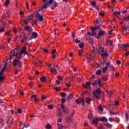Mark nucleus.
Wrapping results in <instances>:
<instances>
[{
    "label": "nucleus",
    "instance_id": "nucleus-62",
    "mask_svg": "<svg viewBox=\"0 0 129 129\" xmlns=\"http://www.w3.org/2000/svg\"><path fill=\"white\" fill-rule=\"evenodd\" d=\"M26 6L27 10H30V8L29 7V3L28 2H26Z\"/></svg>",
    "mask_w": 129,
    "mask_h": 129
},
{
    "label": "nucleus",
    "instance_id": "nucleus-29",
    "mask_svg": "<svg viewBox=\"0 0 129 129\" xmlns=\"http://www.w3.org/2000/svg\"><path fill=\"white\" fill-rule=\"evenodd\" d=\"M57 127H58V129H63V128H64V126H63V125H62V124L57 123Z\"/></svg>",
    "mask_w": 129,
    "mask_h": 129
},
{
    "label": "nucleus",
    "instance_id": "nucleus-2",
    "mask_svg": "<svg viewBox=\"0 0 129 129\" xmlns=\"http://www.w3.org/2000/svg\"><path fill=\"white\" fill-rule=\"evenodd\" d=\"M60 108L62 109L63 112L65 113V114H69L70 110H69L68 107L65 106V105H61V107H60Z\"/></svg>",
    "mask_w": 129,
    "mask_h": 129
},
{
    "label": "nucleus",
    "instance_id": "nucleus-39",
    "mask_svg": "<svg viewBox=\"0 0 129 129\" xmlns=\"http://www.w3.org/2000/svg\"><path fill=\"white\" fill-rule=\"evenodd\" d=\"M109 97H110L111 96V95H112V92L111 91H106Z\"/></svg>",
    "mask_w": 129,
    "mask_h": 129
},
{
    "label": "nucleus",
    "instance_id": "nucleus-59",
    "mask_svg": "<svg viewBox=\"0 0 129 129\" xmlns=\"http://www.w3.org/2000/svg\"><path fill=\"white\" fill-rule=\"evenodd\" d=\"M5 77L0 76V81H3V80H5Z\"/></svg>",
    "mask_w": 129,
    "mask_h": 129
},
{
    "label": "nucleus",
    "instance_id": "nucleus-57",
    "mask_svg": "<svg viewBox=\"0 0 129 129\" xmlns=\"http://www.w3.org/2000/svg\"><path fill=\"white\" fill-rule=\"evenodd\" d=\"M102 79L104 81H107V80H108V78L103 77Z\"/></svg>",
    "mask_w": 129,
    "mask_h": 129
},
{
    "label": "nucleus",
    "instance_id": "nucleus-61",
    "mask_svg": "<svg viewBox=\"0 0 129 129\" xmlns=\"http://www.w3.org/2000/svg\"><path fill=\"white\" fill-rule=\"evenodd\" d=\"M43 52L44 53H48L49 52V50L47 48L43 49Z\"/></svg>",
    "mask_w": 129,
    "mask_h": 129
},
{
    "label": "nucleus",
    "instance_id": "nucleus-47",
    "mask_svg": "<svg viewBox=\"0 0 129 129\" xmlns=\"http://www.w3.org/2000/svg\"><path fill=\"white\" fill-rule=\"evenodd\" d=\"M25 25H28V24H29V22L30 21H29V20H27V19H25L24 21H23Z\"/></svg>",
    "mask_w": 129,
    "mask_h": 129
},
{
    "label": "nucleus",
    "instance_id": "nucleus-28",
    "mask_svg": "<svg viewBox=\"0 0 129 129\" xmlns=\"http://www.w3.org/2000/svg\"><path fill=\"white\" fill-rule=\"evenodd\" d=\"M5 64L4 65V67L3 68L2 70L1 71H5L6 70V69L7 68V65H8V61L5 62Z\"/></svg>",
    "mask_w": 129,
    "mask_h": 129
},
{
    "label": "nucleus",
    "instance_id": "nucleus-35",
    "mask_svg": "<svg viewBox=\"0 0 129 129\" xmlns=\"http://www.w3.org/2000/svg\"><path fill=\"white\" fill-rule=\"evenodd\" d=\"M114 14L116 17H117V16H119L120 15V12L118 11H116L114 12Z\"/></svg>",
    "mask_w": 129,
    "mask_h": 129
},
{
    "label": "nucleus",
    "instance_id": "nucleus-49",
    "mask_svg": "<svg viewBox=\"0 0 129 129\" xmlns=\"http://www.w3.org/2000/svg\"><path fill=\"white\" fill-rule=\"evenodd\" d=\"M81 102L82 103L83 106H84L85 105L84 103L85 102V101L84 100V98H83L81 99Z\"/></svg>",
    "mask_w": 129,
    "mask_h": 129
},
{
    "label": "nucleus",
    "instance_id": "nucleus-44",
    "mask_svg": "<svg viewBox=\"0 0 129 129\" xmlns=\"http://www.w3.org/2000/svg\"><path fill=\"white\" fill-rule=\"evenodd\" d=\"M42 63V61L38 60L35 62V64H36V65H37V64H40L39 65L40 67H42V66H41Z\"/></svg>",
    "mask_w": 129,
    "mask_h": 129
},
{
    "label": "nucleus",
    "instance_id": "nucleus-15",
    "mask_svg": "<svg viewBox=\"0 0 129 129\" xmlns=\"http://www.w3.org/2000/svg\"><path fill=\"white\" fill-rule=\"evenodd\" d=\"M58 113L56 114L57 116L62 117L63 116V114L62 113V112H61V109L59 108H58Z\"/></svg>",
    "mask_w": 129,
    "mask_h": 129
},
{
    "label": "nucleus",
    "instance_id": "nucleus-51",
    "mask_svg": "<svg viewBox=\"0 0 129 129\" xmlns=\"http://www.w3.org/2000/svg\"><path fill=\"white\" fill-rule=\"evenodd\" d=\"M54 89L56 91H60V90H61V88L60 87L54 88Z\"/></svg>",
    "mask_w": 129,
    "mask_h": 129
},
{
    "label": "nucleus",
    "instance_id": "nucleus-52",
    "mask_svg": "<svg viewBox=\"0 0 129 129\" xmlns=\"http://www.w3.org/2000/svg\"><path fill=\"white\" fill-rule=\"evenodd\" d=\"M53 2H54V0H49L47 5L49 6V5H52L53 4Z\"/></svg>",
    "mask_w": 129,
    "mask_h": 129
},
{
    "label": "nucleus",
    "instance_id": "nucleus-30",
    "mask_svg": "<svg viewBox=\"0 0 129 129\" xmlns=\"http://www.w3.org/2000/svg\"><path fill=\"white\" fill-rule=\"evenodd\" d=\"M66 101V99L65 98L61 99L62 103L60 104V107H61L62 105H64V104L65 103Z\"/></svg>",
    "mask_w": 129,
    "mask_h": 129
},
{
    "label": "nucleus",
    "instance_id": "nucleus-55",
    "mask_svg": "<svg viewBox=\"0 0 129 129\" xmlns=\"http://www.w3.org/2000/svg\"><path fill=\"white\" fill-rule=\"evenodd\" d=\"M125 51H126V53H125V56L126 57H127V56L129 55V51L126 50V49H125Z\"/></svg>",
    "mask_w": 129,
    "mask_h": 129
},
{
    "label": "nucleus",
    "instance_id": "nucleus-33",
    "mask_svg": "<svg viewBox=\"0 0 129 129\" xmlns=\"http://www.w3.org/2000/svg\"><path fill=\"white\" fill-rule=\"evenodd\" d=\"M48 6H49L47 4H45L43 6V7L41 8V10H44V9H47V7H48Z\"/></svg>",
    "mask_w": 129,
    "mask_h": 129
},
{
    "label": "nucleus",
    "instance_id": "nucleus-40",
    "mask_svg": "<svg viewBox=\"0 0 129 129\" xmlns=\"http://www.w3.org/2000/svg\"><path fill=\"white\" fill-rule=\"evenodd\" d=\"M66 95H67L66 93L62 92L60 94V96L61 97H66Z\"/></svg>",
    "mask_w": 129,
    "mask_h": 129
},
{
    "label": "nucleus",
    "instance_id": "nucleus-63",
    "mask_svg": "<svg viewBox=\"0 0 129 129\" xmlns=\"http://www.w3.org/2000/svg\"><path fill=\"white\" fill-rule=\"evenodd\" d=\"M29 126H30V124H27L23 127V128H28V127H29Z\"/></svg>",
    "mask_w": 129,
    "mask_h": 129
},
{
    "label": "nucleus",
    "instance_id": "nucleus-56",
    "mask_svg": "<svg viewBox=\"0 0 129 129\" xmlns=\"http://www.w3.org/2000/svg\"><path fill=\"white\" fill-rule=\"evenodd\" d=\"M82 53H83V49L79 50V55H82Z\"/></svg>",
    "mask_w": 129,
    "mask_h": 129
},
{
    "label": "nucleus",
    "instance_id": "nucleus-11",
    "mask_svg": "<svg viewBox=\"0 0 129 129\" xmlns=\"http://www.w3.org/2000/svg\"><path fill=\"white\" fill-rule=\"evenodd\" d=\"M73 117L70 115L69 116H68L66 117V120L67 121H68V122H71V121H72V120H73Z\"/></svg>",
    "mask_w": 129,
    "mask_h": 129
},
{
    "label": "nucleus",
    "instance_id": "nucleus-25",
    "mask_svg": "<svg viewBox=\"0 0 129 129\" xmlns=\"http://www.w3.org/2000/svg\"><path fill=\"white\" fill-rule=\"evenodd\" d=\"M47 108L50 110L54 109V105H53V104L48 105L47 106Z\"/></svg>",
    "mask_w": 129,
    "mask_h": 129
},
{
    "label": "nucleus",
    "instance_id": "nucleus-13",
    "mask_svg": "<svg viewBox=\"0 0 129 129\" xmlns=\"http://www.w3.org/2000/svg\"><path fill=\"white\" fill-rule=\"evenodd\" d=\"M91 85V83H90V81L87 82L85 84L83 85V87L84 88H87L88 87H89Z\"/></svg>",
    "mask_w": 129,
    "mask_h": 129
},
{
    "label": "nucleus",
    "instance_id": "nucleus-5",
    "mask_svg": "<svg viewBox=\"0 0 129 129\" xmlns=\"http://www.w3.org/2000/svg\"><path fill=\"white\" fill-rule=\"evenodd\" d=\"M85 39H86L87 41H89V43H90L91 45H93L94 44V42H93V38L92 37H88V36H86V34H85Z\"/></svg>",
    "mask_w": 129,
    "mask_h": 129
},
{
    "label": "nucleus",
    "instance_id": "nucleus-36",
    "mask_svg": "<svg viewBox=\"0 0 129 129\" xmlns=\"http://www.w3.org/2000/svg\"><path fill=\"white\" fill-rule=\"evenodd\" d=\"M80 48H82L84 47V42H82L79 44Z\"/></svg>",
    "mask_w": 129,
    "mask_h": 129
},
{
    "label": "nucleus",
    "instance_id": "nucleus-10",
    "mask_svg": "<svg viewBox=\"0 0 129 129\" xmlns=\"http://www.w3.org/2000/svg\"><path fill=\"white\" fill-rule=\"evenodd\" d=\"M106 34V32H105L104 30H102L101 31H100L99 32V34H98V36H96L97 39H99L100 38V36H102Z\"/></svg>",
    "mask_w": 129,
    "mask_h": 129
},
{
    "label": "nucleus",
    "instance_id": "nucleus-8",
    "mask_svg": "<svg viewBox=\"0 0 129 129\" xmlns=\"http://www.w3.org/2000/svg\"><path fill=\"white\" fill-rule=\"evenodd\" d=\"M99 118L96 117V119L93 120L91 123L92 125H96V126H97V123H98V121H99Z\"/></svg>",
    "mask_w": 129,
    "mask_h": 129
},
{
    "label": "nucleus",
    "instance_id": "nucleus-64",
    "mask_svg": "<svg viewBox=\"0 0 129 129\" xmlns=\"http://www.w3.org/2000/svg\"><path fill=\"white\" fill-rule=\"evenodd\" d=\"M57 122H61L62 121V118H57Z\"/></svg>",
    "mask_w": 129,
    "mask_h": 129
},
{
    "label": "nucleus",
    "instance_id": "nucleus-46",
    "mask_svg": "<svg viewBox=\"0 0 129 129\" xmlns=\"http://www.w3.org/2000/svg\"><path fill=\"white\" fill-rule=\"evenodd\" d=\"M125 116L127 121H128V114H127V112H125Z\"/></svg>",
    "mask_w": 129,
    "mask_h": 129
},
{
    "label": "nucleus",
    "instance_id": "nucleus-58",
    "mask_svg": "<svg viewBox=\"0 0 129 129\" xmlns=\"http://www.w3.org/2000/svg\"><path fill=\"white\" fill-rule=\"evenodd\" d=\"M5 35H6V36H11V32L10 31H7Z\"/></svg>",
    "mask_w": 129,
    "mask_h": 129
},
{
    "label": "nucleus",
    "instance_id": "nucleus-41",
    "mask_svg": "<svg viewBox=\"0 0 129 129\" xmlns=\"http://www.w3.org/2000/svg\"><path fill=\"white\" fill-rule=\"evenodd\" d=\"M92 6L93 8H96V7H97V6L96 5V3L95 2V1H93L92 4Z\"/></svg>",
    "mask_w": 129,
    "mask_h": 129
},
{
    "label": "nucleus",
    "instance_id": "nucleus-54",
    "mask_svg": "<svg viewBox=\"0 0 129 129\" xmlns=\"http://www.w3.org/2000/svg\"><path fill=\"white\" fill-rule=\"evenodd\" d=\"M122 20L123 22H127L128 20L127 17H124L123 19H122Z\"/></svg>",
    "mask_w": 129,
    "mask_h": 129
},
{
    "label": "nucleus",
    "instance_id": "nucleus-43",
    "mask_svg": "<svg viewBox=\"0 0 129 129\" xmlns=\"http://www.w3.org/2000/svg\"><path fill=\"white\" fill-rule=\"evenodd\" d=\"M90 101H91V99L88 97L86 98V102L87 103H89V104H90Z\"/></svg>",
    "mask_w": 129,
    "mask_h": 129
},
{
    "label": "nucleus",
    "instance_id": "nucleus-48",
    "mask_svg": "<svg viewBox=\"0 0 129 129\" xmlns=\"http://www.w3.org/2000/svg\"><path fill=\"white\" fill-rule=\"evenodd\" d=\"M108 120L110 122H113V121H114V119H113V118H112V117H110V118H108Z\"/></svg>",
    "mask_w": 129,
    "mask_h": 129
},
{
    "label": "nucleus",
    "instance_id": "nucleus-6",
    "mask_svg": "<svg viewBox=\"0 0 129 129\" xmlns=\"http://www.w3.org/2000/svg\"><path fill=\"white\" fill-rule=\"evenodd\" d=\"M35 18L37 19L40 22H43L44 21V18H43V15H40V14H38L36 15Z\"/></svg>",
    "mask_w": 129,
    "mask_h": 129
},
{
    "label": "nucleus",
    "instance_id": "nucleus-37",
    "mask_svg": "<svg viewBox=\"0 0 129 129\" xmlns=\"http://www.w3.org/2000/svg\"><path fill=\"white\" fill-rule=\"evenodd\" d=\"M96 75L99 76L100 74H101V70H98L96 73Z\"/></svg>",
    "mask_w": 129,
    "mask_h": 129
},
{
    "label": "nucleus",
    "instance_id": "nucleus-17",
    "mask_svg": "<svg viewBox=\"0 0 129 129\" xmlns=\"http://www.w3.org/2000/svg\"><path fill=\"white\" fill-rule=\"evenodd\" d=\"M50 72H51V73H53V74H57V70L51 68H50Z\"/></svg>",
    "mask_w": 129,
    "mask_h": 129
},
{
    "label": "nucleus",
    "instance_id": "nucleus-14",
    "mask_svg": "<svg viewBox=\"0 0 129 129\" xmlns=\"http://www.w3.org/2000/svg\"><path fill=\"white\" fill-rule=\"evenodd\" d=\"M99 29H100V24H99L98 26H96L95 27H92L91 30L92 32H95L96 30H98Z\"/></svg>",
    "mask_w": 129,
    "mask_h": 129
},
{
    "label": "nucleus",
    "instance_id": "nucleus-20",
    "mask_svg": "<svg viewBox=\"0 0 129 129\" xmlns=\"http://www.w3.org/2000/svg\"><path fill=\"white\" fill-rule=\"evenodd\" d=\"M38 33L36 32H34L32 33V37L36 39L38 37Z\"/></svg>",
    "mask_w": 129,
    "mask_h": 129
},
{
    "label": "nucleus",
    "instance_id": "nucleus-24",
    "mask_svg": "<svg viewBox=\"0 0 129 129\" xmlns=\"http://www.w3.org/2000/svg\"><path fill=\"white\" fill-rule=\"evenodd\" d=\"M73 94H70L67 97V100H70L71 98H73Z\"/></svg>",
    "mask_w": 129,
    "mask_h": 129
},
{
    "label": "nucleus",
    "instance_id": "nucleus-18",
    "mask_svg": "<svg viewBox=\"0 0 129 129\" xmlns=\"http://www.w3.org/2000/svg\"><path fill=\"white\" fill-rule=\"evenodd\" d=\"M88 35H89V36H95L96 35V32L92 31V33H91V32H89L87 35L86 34V36H88Z\"/></svg>",
    "mask_w": 129,
    "mask_h": 129
},
{
    "label": "nucleus",
    "instance_id": "nucleus-22",
    "mask_svg": "<svg viewBox=\"0 0 129 129\" xmlns=\"http://www.w3.org/2000/svg\"><path fill=\"white\" fill-rule=\"evenodd\" d=\"M10 3L11 1L9 0H6L5 3L4 4V6H5V7H8V6H9V4H10Z\"/></svg>",
    "mask_w": 129,
    "mask_h": 129
},
{
    "label": "nucleus",
    "instance_id": "nucleus-42",
    "mask_svg": "<svg viewBox=\"0 0 129 129\" xmlns=\"http://www.w3.org/2000/svg\"><path fill=\"white\" fill-rule=\"evenodd\" d=\"M23 112V110H22V109L21 108H19V109H18L17 110V112H16V113H22Z\"/></svg>",
    "mask_w": 129,
    "mask_h": 129
},
{
    "label": "nucleus",
    "instance_id": "nucleus-50",
    "mask_svg": "<svg viewBox=\"0 0 129 129\" xmlns=\"http://www.w3.org/2000/svg\"><path fill=\"white\" fill-rule=\"evenodd\" d=\"M76 102L77 104H80V103H81V101L79 99H76Z\"/></svg>",
    "mask_w": 129,
    "mask_h": 129
},
{
    "label": "nucleus",
    "instance_id": "nucleus-31",
    "mask_svg": "<svg viewBox=\"0 0 129 129\" xmlns=\"http://www.w3.org/2000/svg\"><path fill=\"white\" fill-rule=\"evenodd\" d=\"M104 51V48H102L101 47H99V49L98 50V52L99 53H100V52H101L102 53H103V52Z\"/></svg>",
    "mask_w": 129,
    "mask_h": 129
},
{
    "label": "nucleus",
    "instance_id": "nucleus-3",
    "mask_svg": "<svg viewBox=\"0 0 129 129\" xmlns=\"http://www.w3.org/2000/svg\"><path fill=\"white\" fill-rule=\"evenodd\" d=\"M101 55L103 59L104 63H106V58L109 56V53H108V52L106 51L105 53H102Z\"/></svg>",
    "mask_w": 129,
    "mask_h": 129
},
{
    "label": "nucleus",
    "instance_id": "nucleus-45",
    "mask_svg": "<svg viewBox=\"0 0 129 129\" xmlns=\"http://www.w3.org/2000/svg\"><path fill=\"white\" fill-rule=\"evenodd\" d=\"M92 116H93V114H92V112H91L88 115V118L91 119L92 118Z\"/></svg>",
    "mask_w": 129,
    "mask_h": 129
},
{
    "label": "nucleus",
    "instance_id": "nucleus-38",
    "mask_svg": "<svg viewBox=\"0 0 129 129\" xmlns=\"http://www.w3.org/2000/svg\"><path fill=\"white\" fill-rule=\"evenodd\" d=\"M98 82V81L95 80V81L92 84V85H93V86H95V85H97Z\"/></svg>",
    "mask_w": 129,
    "mask_h": 129
},
{
    "label": "nucleus",
    "instance_id": "nucleus-23",
    "mask_svg": "<svg viewBox=\"0 0 129 129\" xmlns=\"http://www.w3.org/2000/svg\"><path fill=\"white\" fill-rule=\"evenodd\" d=\"M40 80L42 82H45V81L47 80V77L43 76L41 78Z\"/></svg>",
    "mask_w": 129,
    "mask_h": 129
},
{
    "label": "nucleus",
    "instance_id": "nucleus-34",
    "mask_svg": "<svg viewBox=\"0 0 129 129\" xmlns=\"http://www.w3.org/2000/svg\"><path fill=\"white\" fill-rule=\"evenodd\" d=\"M98 109L100 111H103V108H102V106L101 105H99L98 107Z\"/></svg>",
    "mask_w": 129,
    "mask_h": 129
},
{
    "label": "nucleus",
    "instance_id": "nucleus-60",
    "mask_svg": "<svg viewBox=\"0 0 129 129\" xmlns=\"http://www.w3.org/2000/svg\"><path fill=\"white\" fill-rule=\"evenodd\" d=\"M75 41L77 44H78V43H80V42H81V41L79 40V39H78V38L76 39Z\"/></svg>",
    "mask_w": 129,
    "mask_h": 129
},
{
    "label": "nucleus",
    "instance_id": "nucleus-4",
    "mask_svg": "<svg viewBox=\"0 0 129 129\" xmlns=\"http://www.w3.org/2000/svg\"><path fill=\"white\" fill-rule=\"evenodd\" d=\"M104 64H105L106 67L103 68L102 72L103 73H105L107 70H108L109 66H110V62H104Z\"/></svg>",
    "mask_w": 129,
    "mask_h": 129
},
{
    "label": "nucleus",
    "instance_id": "nucleus-27",
    "mask_svg": "<svg viewBox=\"0 0 129 129\" xmlns=\"http://www.w3.org/2000/svg\"><path fill=\"white\" fill-rule=\"evenodd\" d=\"M15 56V54H13L12 55H10V58H7V62L8 63V61H9V60H12V59H13V57Z\"/></svg>",
    "mask_w": 129,
    "mask_h": 129
},
{
    "label": "nucleus",
    "instance_id": "nucleus-16",
    "mask_svg": "<svg viewBox=\"0 0 129 129\" xmlns=\"http://www.w3.org/2000/svg\"><path fill=\"white\" fill-rule=\"evenodd\" d=\"M99 120L103 121V122H107V118L105 117H102V118H99Z\"/></svg>",
    "mask_w": 129,
    "mask_h": 129
},
{
    "label": "nucleus",
    "instance_id": "nucleus-21",
    "mask_svg": "<svg viewBox=\"0 0 129 129\" xmlns=\"http://www.w3.org/2000/svg\"><path fill=\"white\" fill-rule=\"evenodd\" d=\"M102 82L101 81V79H98V85H99V87H102Z\"/></svg>",
    "mask_w": 129,
    "mask_h": 129
},
{
    "label": "nucleus",
    "instance_id": "nucleus-32",
    "mask_svg": "<svg viewBox=\"0 0 129 129\" xmlns=\"http://www.w3.org/2000/svg\"><path fill=\"white\" fill-rule=\"evenodd\" d=\"M105 126H107L108 128H111L112 127V125L111 124H109L108 123L105 124Z\"/></svg>",
    "mask_w": 129,
    "mask_h": 129
},
{
    "label": "nucleus",
    "instance_id": "nucleus-26",
    "mask_svg": "<svg viewBox=\"0 0 129 129\" xmlns=\"http://www.w3.org/2000/svg\"><path fill=\"white\" fill-rule=\"evenodd\" d=\"M17 54L20 57H18V59H21L22 58V55L24 54L23 52H22V51L20 50L19 52H17Z\"/></svg>",
    "mask_w": 129,
    "mask_h": 129
},
{
    "label": "nucleus",
    "instance_id": "nucleus-53",
    "mask_svg": "<svg viewBox=\"0 0 129 129\" xmlns=\"http://www.w3.org/2000/svg\"><path fill=\"white\" fill-rule=\"evenodd\" d=\"M75 112H76V111H75V110L73 109L72 113L70 114V115H71L73 117V115H74V114H75Z\"/></svg>",
    "mask_w": 129,
    "mask_h": 129
},
{
    "label": "nucleus",
    "instance_id": "nucleus-12",
    "mask_svg": "<svg viewBox=\"0 0 129 129\" xmlns=\"http://www.w3.org/2000/svg\"><path fill=\"white\" fill-rule=\"evenodd\" d=\"M22 53H23V54H24V55H29V53H28V52H27V47L26 46H24L22 48V50H20Z\"/></svg>",
    "mask_w": 129,
    "mask_h": 129
},
{
    "label": "nucleus",
    "instance_id": "nucleus-19",
    "mask_svg": "<svg viewBox=\"0 0 129 129\" xmlns=\"http://www.w3.org/2000/svg\"><path fill=\"white\" fill-rule=\"evenodd\" d=\"M52 127H53V126L52 125H51V124H47L45 126V128L46 129H52Z\"/></svg>",
    "mask_w": 129,
    "mask_h": 129
},
{
    "label": "nucleus",
    "instance_id": "nucleus-7",
    "mask_svg": "<svg viewBox=\"0 0 129 129\" xmlns=\"http://www.w3.org/2000/svg\"><path fill=\"white\" fill-rule=\"evenodd\" d=\"M24 30H25V31L29 32V35H31V33L33 32V28L31 27H30L29 26H25Z\"/></svg>",
    "mask_w": 129,
    "mask_h": 129
},
{
    "label": "nucleus",
    "instance_id": "nucleus-9",
    "mask_svg": "<svg viewBox=\"0 0 129 129\" xmlns=\"http://www.w3.org/2000/svg\"><path fill=\"white\" fill-rule=\"evenodd\" d=\"M21 62V60L20 59H14L13 60V65L15 67H17L18 66V64H20Z\"/></svg>",
    "mask_w": 129,
    "mask_h": 129
},
{
    "label": "nucleus",
    "instance_id": "nucleus-1",
    "mask_svg": "<svg viewBox=\"0 0 129 129\" xmlns=\"http://www.w3.org/2000/svg\"><path fill=\"white\" fill-rule=\"evenodd\" d=\"M93 94L97 99H99L101 95V89L100 88L96 89L95 91L93 92Z\"/></svg>",
    "mask_w": 129,
    "mask_h": 129
}]
</instances>
